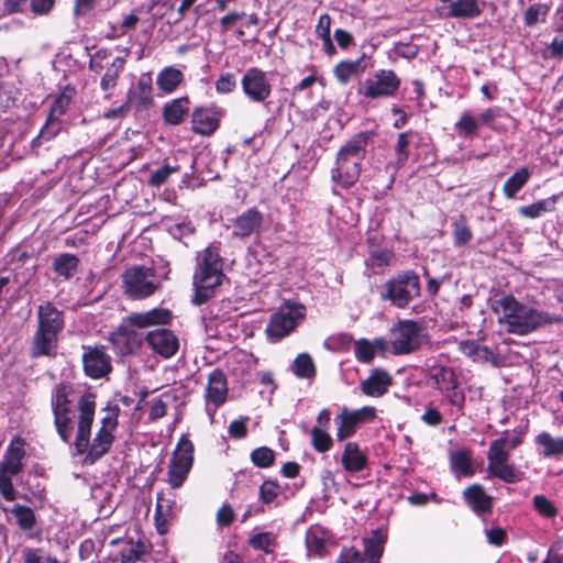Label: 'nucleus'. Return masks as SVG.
Listing matches in <instances>:
<instances>
[{"label": "nucleus", "instance_id": "f257e3e1", "mask_svg": "<svg viewBox=\"0 0 563 563\" xmlns=\"http://www.w3.org/2000/svg\"><path fill=\"white\" fill-rule=\"evenodd\" d=\"M78 426L75 439V448L78 454L88 453L86 457H102L106 455L113 442L114 431L119 426V416L121 408L115 402H108L101 409L103 413L100 419V427L93 439L90 441L91 427L95 419L96 394L85 393L78 400Z\"/></svg>", "mask_w": 563, "mask_h": 563}, {"label": "nucleus", "instance_id": "f03ea898", "mask_svg": "<svg viewBox=\"0 0 563 563\" xmlns=\"http://www.w3.org/2000/svg\"><path fill=\"white\" fill-rule=\"evenodd\" d=\"M490 309L498 314V322L511 334L527 335L537 329L562 321L550 314L519 302L511 294L496 295L490 299Z\"/></svg>", "mask_w": 563, "mask_h": 563}, {"label": "nucleus", "instance_id": "7ed1b4c3", "mask_svg": "<svg viewBox=\"0 0 563 563\" xmlns=\"http://www.w3.org/2000/svg\"><path fill=\"white\" fill-rule=\"evenodd\" d=\"M223 264L220 241H213L197 253L192 275L194 294L190 300L194 306H202L216 296L225 278Z\"/></svg>", "mask_w": 563, "mask_h": 563}, {"label": "nucleus", "instance_id": "20e7f679", "mask_svg": "<svg viewBox=\"0 0 563 563\" xmlns=\"http://www.w3.org/2000/svg\"><path fill=\"white\" fill-rule=\"evenodd\" d=\"M65 325V312L59 310L55 303L44 301L38 305L36 311V328L29 346L30 358H55L59 338Z\"/></svg>", "mask_w": 563, "mask_h": 563}, {"label": "nucleus", "instance_id": "39448f33", "mask_svg": "<svg viewBox=\"0 0 563 563\" xmlns=\"http://www.w3.org/2000/svg\"><path fill=\"white\" fill-rule=\"evenodd\" d=\"M374 135V131L358 132L340 147L335 156V167L331 169V180L334 184L343 189H350L357 183L366 148Z\"/></svg>", "mask_w": 563, "mask_h": 563}, {"label": "nucleus", "instance_id": "423d86ee", "mask_svg": "<svg viewBox=\"0 0 563 563\" xmlns=\"http://www.w3.org/2000/svg\"><path fill=\"white\" fill-rule=\"evenodd\" d=\"M427 385L441 393L444 400L460 415L464 413L466 394L460 387L459 373L453 366L434 362L427 364L424 368Z\"/></svg>", "mask_w": 563, "mask_h": 563}, {"label": "nucleus", "instance_id": "0eeeda50", "mask_svg": "<svg viewBox=\"0 0 563 563\" xmlns=\"http://www.w3.org/2000/svg\"><path fill=\"white\" fill-rule=\"evenodd\" d=\"M421 280L413 269H405L396 273L384 284L380 298L389 301L397 309H407L409 305L420 298Z\"/></svg>", "mask_w": 563, "mask_h": 563}, {"label": "nucleus", "instance_id": "6e6552de", "mask_svg": "<svg viewBox=\"0 0 563 563\" xmlns=\"http://www.w3.org/2000/svg\"><path fill=\"white\" fill-rule=\"evenodd\" d=\"M401 86V79L394 69H377L358 81L356 93L362 101H377L394 98Z\"/></svg>", "mask_w": 563, "mask_h": 563}, {"label": "nucleus", "instance_id": "1a4fd4ad", "mask_svg": "<svg viewBox=\"0 0 563 563\" xmlns=\"http://www.w3.org/2000/svg\"><path fill=\"white\" fill-rule=\"evenodd\" d=\"M422 321L398 320L390 329V350L394 355H408L419 351L424 335Z\"/></svg>", "mask_w": 563, "mask_h": 563}, {"label": "nucleus", "instance_id": "9d476101", "mask_svg": "<svg viewBox=\"0 0 563 563\" xmlns=\"http://www.w3.org/2000/svg\"><path fill=\"white\" fill-rule=\"evenodd\" d=\"M122 284L124 294L133 300L148 298L161 287L154 267L144 265L126 267L122 274Z\"/></svg>", "mask_w": 563, "mask_h": 563}, {"label": "nucleus", "instance_id": "9b49d317", "mask_svg": "<svg viewBox=\"0 0 563 563\" xmlns=\"http://www.w3.org/2000/svg\"><path fill=\"white\" fill-rule=\"evenodd\" d=\"M306 316L302 303L286 301L272 316L266 327L268 338L279 341L292 332Z\"/></svg>", "mask_w": 563, "mask_h": 563}, {"label": "nucleus", "instance_id": "f8f14e48", "mask_svg": "<svg viewBox=\"0 0 563 563\" xmlns=\"http://www.w3.org/2000/svg\"><path fill=\"white\" fill-rule=\"evenodd\" d=\"M133 321L134 318L130 313L109 333V342L123 355L136 354L145 341V336Z\"/></svg>", "mask_w": 563, "mask_h": 563}, {"label": "nucleus", "instance_id": "ddd939ff", "mask_svg": "<svg viewBox=\"0 0 563 563\" xmlns=\"http://www.w3.org/2000/svg\"><path fill=\"white\" fill-rule=\"evenodd\" d=\"M82 372L91 379L107 378L113 371L112 357L102 344L81 345Z\"/></svg>", "mask_w": 563, "mask_h": 563}, {"label": "nucleus", "instance_id": "4468645a", "mask_svg": "<svg viewBox=\"0 0 563 563\" xmlns=\"http://www.w3.org/2000/svg\"><path fill=\"white\" fill-rule=\"evenodd\" d=\"M227 110L216 102L195 107L190 114L191 131L197 135L209 137L219 130Z\"/></svg>", "mask_w": 563, "mask_h": 563}, {"label": "nucleus", "instance_id": "2eb2a0df", "mask_svg": "<svg viewBox=\"0 0 563 563\" xmlns=\"http://www.w3.org/2000/svg\"><path fill=\"white\" fill-rule=\"evenodd\" d=\"M376 418V409L374 407H362L356 410L343 408L335 417L338 423L336 440L344 441L355 434L357 428L368 423Z\"/></svg>", "mask_w": 563, "mask_h": 563}, {"label": "nucleus", "instance_id": "dca6fc26", "mask_svg": "<svg viewBox=\"0 0 563 563\" xmlns=\"http://www.w3.org/2000/svg\"><path fill=\"white\" fill-rule=\"evenodd\" d=\"M241 87L243 93L256 103L265 102L273 91L267 74L258 67L246 69L241 80Z\"/></svg>", "mask_w": 563, "mask_h": 563}, {"label": "nucleus", "instance_id": "f3484780", "mask_svg": "<svg viewBox=\"0 0 563 563\" xmlns=\"http://www.w3.org/2000/svg\"><path fill=\"white\" fill-rule=\"evenodd\" d=\"M228 379L224 372L217 367L208 375V383L205 391L206 410L213 416L219 407L228 399Z\"/></svg>", "mask_w": 563, "mask_h": 563}, {"label": "nucleus", "instance_id": "a211bd4d", "mask_svg": "<svg viewBox=\"0 0 563 563\" xmlns=\"http://www.w3.org/2000/svg\"><path fill=\"white\" fill-rule=\"evenodd\" d=\"M413 132L411 130L398 134L395 144L396 162L395 164L388 163L385 165L384 172L387 175L386 183L382 185V187H376V190L380 195H385L393 188L397 172L406 165L409 158V144Z\"/></svg>", "mask_w": 563, "mask_h": 563}, {"label": "nucleus", "instance_id": "6ab92c4d", "mask_svg": "<svg viewBox=\"0 0 563 563\" xmlns=\"http://www.w3.org/2000/svg\"><path fill=\"white\" fill-rule=\"evenodd\" d=\"M264 223V214L256 207H251L232 220V236L246 240L252 235L260 236Z\"/></svg>", "mask_w": 563, "mask_h": 563}, {"label": "nucleus", "instance_id": "aec40b11", "mask_svg": "<svg viewBox=\"0 0 563 563\" xmlns=\"http://www.w3.org/2000/svg\"><path fill=\"white\" fill-rule=\"evenodd\" d=\"M125 101L136 113L152 108L155 104L152 77L147 74L141 75L136 85L129 88Z\"/></svg>", "mask_w": 563, "mask_h": 563}, {"label": "nucleus", "instance_id": "412c9836", "mask_svg": "<svg viewBox=\"0 0 563 563\" xmlns=\"http://www.w3.org/2000/svg\"><path fill=\"white\" fill-rule=\"evenodd\" d=\"M145 341L154 353L161 355L164 358H170L179 350V340L174 331L159 328L147 332Z\"/></svg>", "mask_w": 563, "mask_h": 563}, {"label": "nucleus", "instance_id": "4be33fe9", "mask_svg": "<svg viewBox=\"0 0 563 563\" xmlns=\"http://www.w3.org/2000/svg\"><path fill=\"white\" fill-rule=\"evenodd\" d=\"M75 95V88L70 85H66L54 98L49 107V111L46 117L45 123H47L55 130L60 131L63 125L60 117L66 114V112L68 111V108Z\"/></svg>", "mask_w": 563, "mask_h": 563}, {"label": "nucleus", "instance_id": "5701e85b", "mask_svg": "<svg viewBox=\"0 0 563 563\" xmlns=\"http://www.w3.org/2000/svg\"><path fill=\"white\" fill-rule=\"evenodd\" d=\"M191 100L188 96H181L164 103L162 118L166 125L177 126L185 122L189 115Z\"/></svg>", "mask_w": 563, "mask_h": 563}, {"label": "nucleus", "instance_id": "b1692460", "mask_svg": "<svg viewBox=\"0 0 563 563\" xmlns=\"http://www.w3.org/2000/svg\"><path fill=\"white\" fill-rule=\"evenodd\" d=\"M393 385V376L383 368H374L369 376L361 383V390L368 397H382Z\"/></svg>", "mask_w": 563, "mask_h": 563}, {"label": "nucleus", "instance_id": "393cba45", "mask_svg": "<svg viewBox=\"0 0 563 563\" xmlns=\"http://www.w3.org/2000/svg\"><path fill=\"white\" fill-rule=\"evenodd\" d=\"M21 470V460H3L0 463V494L8 501H13L16 498L12 481Z\"/></svg>", "mask_w": 563, "mask_h": 563}, {"label": "nucleus", "instance_id": "a878e982", "mask_svg": "<svg viewBox=\"0 0 563 563\" xmlns=\"http://www.w3.org/2000/svg\"><path fill=\"white\" fill-rule=\"evenodd\" d=\"M523 441L521 431L505 430L500 437L490 443L487 457H508L509 453Z\"/></svg>", "mask_w": 563, "mask_h": 563}, {"label": "nucleus", "instance_id": "bb28decb", "mask_svg": "<svg viewBox=\"0 0 563 563\" xmlns=\"http://www.w3.org/2000/svg\"><path fill=\"white\" fill-rule=\"evenodd\" d=\"M131 316L134 318V324L140 329L154 325H167L173 319V312L163 307H156L144 312H131Z\"/></svg>", "mask_w": 563, "mask_h": 563}, {"label": "nucleus", "instance_id": "cd10ccee", "mask_svg": "<svg viewBox=\"0 0 563 563\" xmlns=\"http://www.w3.org/2000/svg\"><path fill=\"white\" fill-rule=\"evenodd\" d=\"M80 260L73 253H60L53 258L52 269L63 280L71 279L79 271Z\"/></svg>", "mask_w": 563, "mask_h": 563}, {"label": "nucleus", "instance_id": "c85d7f7f", "mask_svg": "<svg viewBox=\"0 0 563 563\" xmlns=\"http://www.w3.org/2000/svg\"><path fill=\"white\" fill-rule=\"evenodd\" d=\"M365 57L366 54L363 53L361 57L355 60L339 62L333 68V74L336 80L341 85H346L352 77L363 74L366 69V65L363 64Z\"/></svg>", "mask_w": 563, "mask_h": 563}, {"label": "nucleus", "instance_id": "c756f323", "mask_svg": "<svg viewBox=\"0 0 563 563\" xmlns=\"http://www.w3.org/2000/svg\"><path fill=\"white\" fill-rule=\"evenodd\" d=\"M464 498L472 510L477 515L489 512L493 507L492 497L485 493L482 486L472 485L464 490Z\"/></svg>", "mask_w": 563, "mask_h": 563}, {"label": "nucleus", "instance_id": "7c9ffc66", "mask_svg": "<svg viewBox=\"0 0 563 563\" xmlns=\"http://www.w3.org/2000/svg\"><path fill=\"white\" fill-rule=\"evenodd\" d=\"M561 194L552 195L549 198L538 200L531 205L521 206L518 209L520 216L529 219H536L541 217L545 212H553L556 209V203L560 200Z\"/></svg>", "mask_w": 563, "mask_h": 563}, {"label": "nucleus", "instance_id": "2f4dec72", "mask_svg": "<svg viewBox=\"0 0 563 563\" xmlns=\"http://www.w3.org/2000/svg\"><path fill=\"white\" fill-rule=\"evenodd\" d=\"M184 74L174 66L164 67L157 75L156 85L164 93H173L183 82Z\"/></svg>", "mask_w": 563, "mask_h": 563}, {"label": "nucleus", "instance_id": "473e14b6", "mask_svg": "<svg viewBox=\"0 0 563 563\" xmlns=\"http://www.w3.org/2000/svg\"><path fill=\"white\" fill-rule=\"evenodd\" d=\"M386 538V533L383 530H375L369 537L363 539L367 563H379Z\"/></svg>", "mask_w": 563, "mask_h": 563}, {"label": "nucleus", "instance_id": "72a5a7b5", "mask_svg": "<svg viewBox=\"0 0 563 563\" xmlns=\"http://www.w3.org/2000/svg\"><path fill=\"white\" fill-rule=\"evenodd\" d=\"M482 13V8L473 0H455L449 5L448 16L454 19H475Z\"/></svg>", "mask_w": 563, "mask_h": 563}, {"label": "nucleus", "instance_id": "f704fd0d", "mask_svg": "<svg viewBox=\"0 0 563 563\" xmlns=\"http://www.w3.org/2000/svg\"><path fill=\"white\" fill-rule=\"evenodd\" d=\"M125 65V56H117L112 60L100 80V88L102 91L108 92L117 87L120 75L124 70Z\"/></svg>", "mask_w": 563, "mask_h": 563}, {"label": "nucleus", "instance_id": "c9c22d12", "mask_svg": "<svg viewBox=\"0 0 563 563\" xmlns=\"http://www.w3.org/2000/svg\"><path fill=\"white\" fill-rule=\"evenodd\" d=\"M459 351L474 361L489 362L495 358L494 352L488 346L481 345L476 340L461 341Z\"/></svg>", "mask_w": 563, "mask_h": 563}, {"label": "nucleus", "instance_id": "e433bc0d", "mask_svg": "<svg viewBox=\"0 0 563 563\" xmlns=\"http://www.w3.org/2000/svg\"><path fill=\"white\" fill-rule=\"evenodd\" d=\"M192 467V460H169L168 483L173 488H179Z\"/></svg>", "mask_w": 563, "mask_h": 563}, {"label": "nucleus", "instance_id": "4c0bfd02", "mask_svg": "<svg viewBox=\"0 0 563 563\" xmlns=\"http://www.w3.org/2000/svg\"><path fill=\"white\" fill-rule=\"evenodd\" d=\"M488 474L505 482L514 483L520 479L521 473L508 460H489Z\"/></svg>", "mask_w": 563, "mask_h": 563}, {"label": "nucleus", "instance_id": "58836bf2", "mask_svg": "<svg viewBox=\"0 0 563 563\" xmlns=\"http://www.w3.org/2000/svg\"><path fill=\"white\" fill-rule=\"evenodd\" d=\"M174 506L175 501L173 499L165 498L163 495L157 496L155 521L159 534L167 531V521L168 518L174 516Z\"/></svg>", "mask_w": 563, "mask_h": 563}, {"label": "nucleus", "instance_id": "ea45409f", "mask_svg": "<svg viewBox=\"0 0 563 563\" xmlns=\"http://www.w3.org/2000/svg\"><path fill=\"white\" fill-rule=\"evenodd\" d=\"M73 387L69 383H60L55 386L52 399L53 413H70L69 395Z\"/></svg>", "mask_w": 563, "mask_h": 563}, {"label": "nucleus", "instance_id": "a19ab883", "mask_svg": "<svg viewBox=\"0 0 563 563\" xmlns=\"http://www.w3.org/2000/svg\"><path fill=\"white\" fill-rule=\"evenodd\" d=\"M536 444L542 448L544 456L563 455V437H553L547 431H542L536 437Z\"/></svg>", "mask_w": 563, "mask_h": 563}, {"label": "nucleus", "instance_id": "79ce46f5", "mask_svg": "<svg viewBox=\"0 0 563 563\" xmlns=\"http://www.w3.org/2000/svg\"><path fill=\"white\" fill-rule=\"evenodd\" d=\"M530 172L527 167L516 170L504 184L503 192L506 198L512 199L525 187L530 179Z\"/></svg>", "mask_w": 563, "mask_h": 563}, {"label": "nucleus", "instance_id": "37998d69", "mask_svg": "<svg viewBox=\"0 0 563 563\" xmlns=\"http://www.w3.org/2000/svg\"><path fill=\"white\" fill-rule=\"evenodd\" d=\"M452 236L455 246H464L473 239V232L465 214H460L452 223Z\"/></svg>", "mask_w": 563, "mask_h": 563}, {"label": "nucleus", "instance_id": "c03bdc74", "mask_svg": "<svg viewBox=\"0 0 563 563\" xmlns=\"http://www.w3.org/2000/svg\"><path fill=\"white\" fill-rule=\"evenodd\" d=\"M375 346L384 349L385 343L382 339L375 340V345L367 339H360L355 342V357L358 362L369 364L375 357Z\"/></svg>", "mask_w": 563, "mask_h": 563}, {"label": "nucleus", "instance_id": "a18cd8bd", "mask_svg": "<svg viewBox=\"0 0 563 563\" xmlns=\"http://www.w3.org/2000/svg\"><path fill=\"white\" fill-rule=\"evenodd\" d=\"M368 245V258L373 265L377 267L388 266L391 260L395 257V254L389 249H378L374 245V238L367 239Z\"/></svg>", "mask_w": 563, "mask_h": 563}, {"label": "nucleus", "instance_id": "49530a36", "mask_svg": "<svg viewBox=\"0 0 563 563\" xmlns=\"http://www.w3.org/2000/svg\"><path fill=\"white\" fill-rule=\"evenodd\" d=\"M179 170L180 166L178 164L170 165L167 161H164V164L159 168L151 173L147 184L152 187L159 188L167 183L170 175L179 173Z\"/></svg>", "mask_w": 563, "mask_h": 563}, {"label": "nucleus", "instance_id": "de8ad7c7", "mask_svg": "<svg viewBox=\"0 0 563 563\" xmlns=\"http://www.w3.org/2000/svg\"><path fill=\"white\" fill-rule=\"evenodd\" d=\"M478 126L477 120L468 111L463 112L460 120L454 124L456 133L465 139L476 136Z\"/></svg>", "mask_w": 563, "mask_h": 563}, {"label": "nucleus", "instance_id": "09e8293b", "mask_svg": "<svg viewBox=\"0 0 563 563\" xmlns=\"http://www.w3.org/2000/svg\"><path fill=\"white\" fill-rule=\"evenodd\" d=\"M294 374L298 378H311L316 375V367L309 354L301 353L295 358Z\"/></svg>", "mask_w": 563, "mask_h": 563}, {"label": "nucleus", "instance_id": "8fccbe9b", "mask_svg": "<svg viewBox=\"0 0 563 563\" xmlns=\"http://www.w3.org/2000/svg\"><path fill=\"white\" fill-rule=\"evenodd\" d=\"M550 7L544 3H534L523 13V23L527 26H534L539 22H544L549 14Z\"/></svg>", "mask_w": 563, "mask_h": 563}, {"label": "nucleus", "instance_id": "3c124183", "mask_svg": "<svg viewBox=\"0 0 563 563\" xmlns=\"http://www.w3.org/2000/svg\"><path fill=\"white\" fill-rule=\"evenodd\" d=\"M22 563H60L55 558L49 556L40 548L24 547L21 550Z\"/></svg>", "mask_w": 563, "mask_h": 563}, {"label": "nucleus", "instance_id": "603ef678", "mask_svg": "<svg viewBox=\"0 0 563 563\" xmlns=\"http://www.w3.org/2000/svg\"><path fill=\"white\" fill-rule=\"evenodd\" d=\"M10 511L14 516L18 526L22 530H31L34 527L35 515L30 507L15 505Z\"/></svg>", "mask_w": 563, "mask_h": 563}, {"label": "nucleus", "instance_id": "864d4df0", "mask_svg": "<svg viewBox=\"0 0 563 563\" xmlns=\"http://www.w3.org/2000/svg\"><path fill=\"white\" fill-rule=\"evenodd\" d=\"M312 445L319 453H324L332 446V438L327 430L320 427H313L311 430Z\"/></svg>", "mask_w": 563, "mask_h": 563}, {"label": "nucleus", "instance_id": "5fc2aeb1", "mask_svg": "<svg viewBox=\"0 0 563 563\" xmlns=\"http://www.w3.org/2000/svg\"><path fill=\"white\" fill-rule=\"evenodd\" d=\"M54 423L59 437L68 443L74 430L69 413H54Z\"/></svg>", "mask_w": 563, "mask_h": 563}, {"label": "nucleus", "instance_id": "6e6d98bb", "mask_svg": "<svg viewBox=\"0 0 563 563\" xmlns=\"http://www.w3.org/2000/svg\"><path fill=\"white\" fill-rule=\"evenodd\" d=\"M477 465L474 460H452L451 470L457 478L474 475Z\"/></svg>", "mask_w": 563, "mask_h": 563}, {"label": "nucleus", "instance_id": "4d7b16f0", "mask_svg": "<svg viewBox=\"0 0 563 563\" xmlns=\"http://www.w3.org/2000/svg\"><path fill=\"white\" fill-rule=\"evenodd\" d=\"M250 544L256 550L269 553L275 545V537L269 532L257 533L250 539Z\"/></svg>", "mask_w": 563, "mask_h": 563}, {"label": "nucleus", "instance_id": "13d9d810", "mask_svg": "<svg viewBox=\"0 0 563 563\" xmlns=\"http://www.w3.org/2000/svg\"><path fill=\"white\" fill-rule=\"evenodd\" d=\"M214 87L216 91L221 95L232 92L236 87L235 75L232 73L221 74L220 77L217 79Z\"/></svg>", "mask_w": 563, "mask_h": 563}, {"label": "nucleus", "instance_id": "bf43d9fd", "mask_svg": "<svg viewBox=\"0 0 563 563\" xmlns=\"http://www.w3.org/2000/svg\"><path fill=\"white\" fill-rule=\"evenodd\" d=\"M533 505L537 511L547 518H552L556 515L555 506L543 495H536L533 497Z\"/></svg>", "mask_w": 563, "mask_h": 563}, {"label": "nucleus", "instance_id": "052dcab7", "mask_svg": "<svg viewBox=\"0 0 563 563\" xmlns=\"http://www.w3.org/2000/svg\"><path fill=\"white\" fill-rule=\"evenodd\" d=\"M250 421L249 416L240 417L230 422L228 427V433L231 438L242 439L247 434V423Z\"/></svg>", "mask_w": 563, "mask_h": 563}, {"label": "nucleus", "instance_id": "680f3d73", "mask_svg": "<svg viewBox=\"0 0 563 563\" xmlns=\"http://www.w3.org/2000/svg\"><path fill=\"white\" fill-rule=\"evenodd\" d=\"M195 446L188 435L183 434L173 452V457H194Z\"/></svg>", "mask_w": 563, "mask_h": 563}, {"label": "nucleus", "instance_id": "e2e57ef3", "mask_svg": "<svg viewBox=\"0 0 563 563\" xmlns=\"http://www.w3.org/2000/svg\"><path fill=\"white\" fill-rule=\"evenodd\" d=\"M421 421L430 427H438L443 422L441 411L431 404L426 406V410L421 416Z\"/></svg>", "mask_w": 563, "mask_h": 563}, {"label": "nucleus", "instance_id": "0e129e2a", "mask_svg": "<svg viewBox=\"0 0 563 563\" xmlns=\"http://www.w3.org/2000/svg\"><path fill=\"white\" fill-rule=\"evenodd\" d=\"M25 440L20 435H15L11 440L4 457H25Z\"/></svg>", "mask_w": 563, "mask_h": 563}, {"label": "nucleus", "instance_id": "69168bd1", "mask_svg": "<svg viewBox=\"0 0 563 563\" xmlns=\"http://www.w3.org/2000/svg\"><path fill=\"white\" fill-rule=\"evenodd\" d=\"M487 542L494 547H500L507 538V532L500 527H490L485 529Z\"/></svg>", "mask_w": 563, "mask_h": 563}, {"label": "nucleus", "instance_id": "338daca9", "mask_svg": "<svg viewBox=\"0 0 563 563\" xmlns=\"http://www.w3.org/2000/svg\"><path fill=\"white\" fill-rule=\"evenodd\" d=\"M543 56L545 58L563 59V37H554L544 49Z\"/></svg>", "mask_w": 563, "mask_h": 563}, {"label": "nucleus", "instance_id": "774afa93", "mask_svg": "<svg viewBox=\"0 0 563 563\" xmlns=\"http://www.w3.org/2000/svg\"><path fill=\"white\" fill-rule=\"evenodd\" d=\"M338 563H363V556L355 548H344L338 559Z\"/></svg>", "mask_w": 563, "mask_h": 563}]
</instances>
